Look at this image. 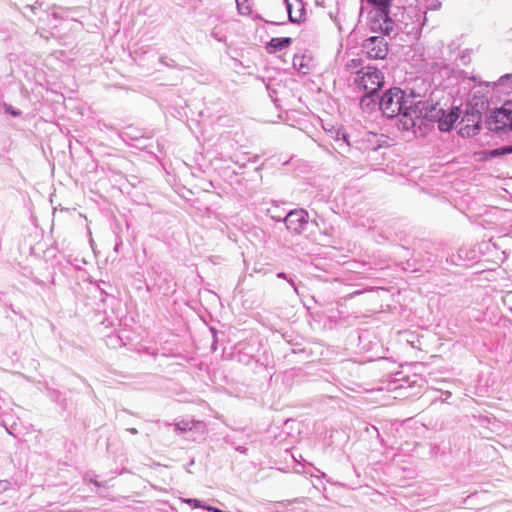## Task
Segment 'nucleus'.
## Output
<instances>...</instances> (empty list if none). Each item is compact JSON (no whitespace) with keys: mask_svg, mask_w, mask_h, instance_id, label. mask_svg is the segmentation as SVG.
<instances>
[{"mask_svg":"<svg viewBox=\"0 0 512 512\" xmlns=\"http://www.w3.org/2000/svg\"><path fill=\"white\" fill-rule=\"evenodd\" d=\"M379 109L388 118L398 117L399 127L403 130H410L422 118L427 117L426 103L414 94L407 95L399 88H392L386 91L379 101Z\"/></svg>","mask_w":512,"mask_h":512,"instance_id":"f257e3e1","label":"nucleus"},{"mask_svg":"<svg viewBox=\"0 0 512 512\" xmlns=\"http://www.w3.org/2000/svg\"><path fill=\"white\" fill-rule=\"evenodd\" d=\"M373 5L370 11V24L373 31H380L390 35L394 31V22L389 16V4L381 2H369Z\"/></svg>","mask_w":512,"mask_h":512,"instance_id":"f03ea898","label":"nucleus"},{"mask_svg":"<svg viewBox=\"0 0 512 512\" xmlns=\"http://www.w3.org/2000/svg\"><path fill=\"white\" fill-rule=\"evenodd\" d=\"M384 83L383 73L375 67H365L357 73L355 84L359 90L375 94Z\"/></svg>","mask_w":512,"mask_h":512,"instance_id":"7ed1b4c3","label":"nucleus"},{"mask_svg":"<svg viewBox=\"0 0 512 512\" xmlns=\"http://www.w3.org/2000/svg\"><path fill=\"white\" fill-rule=\"evenodd\" d=\"M496 131L512 130V101H506L492 116Z\"/></svg>","mask_w":512,"mask_h":512,"instance_id":"20e7f679","label":"nucleus"},{"mask_svg":"<svg viewBox=\"0 0 512 512\" xmlns=\"http://www.w3.org/2000/svg\"><path fill=\"white\" fill-rule=\"evenodd\" d=\"M286 228L295 234L303 232L308 224V213L304 209L290 211L284 219Z\"/></svg>","mask_w":512,"mask_h":512,"instance_id":"39448f33","label":"nucleus"},{"mask_svg":"<svg viewBox=\"0 0 512 512\" xmlns=\"http://www.w3.org/2000/svg\"><path fill=\"white\" fill-rule=\"evenodd\" d=\"M364 49L369 58L384 59L387 55V43L382 37H370L364 43Z\"/></svg>","mask_w":512,"mask_h":512,"instance_id":"423d86ee","label":"nucleus"},{"mask_svg":"<svg viewBox=\"0 0 512 512\" xmlns=\"http://www.w3.org/2000/svg\"><path fill=\"white\" fill-rule=\"evenodd\" d=\"M458 118L459 109H452L448 113L442 112V116L438 120V128L443 132H448L452 129Z\"/></svg>","mask_w":512,"mask_h":512,"instance_id":"0eeeda50","label":"nucleus"},{"mask_svg":"<svg viewBox=\"0 0 512 512\" xmlns=\"http://www.w3.org/2000/svg\"><path fill=\"white\" fill-rule=\"evenodd\" d=\"M291 42L292 39L290 37L272 38L268 42L266 49L269 53H275L287 48Z\"/></svg>","mask_w":512,"mask_h":512,"instance_id":"6e6552de","label":"nucleus"},{"mask_svg":"<svg viewBox=\"0 0 512 512\" xmlns=\"http://www.w3.org/2000/svg\"><path fill=\"white\" fill-rule=\"evenodd\" d=\"M335 142L337 144L336 149L339 153L343 154L349 151L350 143L348 141L347 135L341 130H337L335 132Z\"/></svg>","mask_w":512,"mask_h":512,"instance_id":"1a4fd4ad","label":"nucleus"},{"mask_svg":"<svg viewBox=\"0 0 512 512\" xmlns=\"http://www.w3.org/2000/svg\"><path fill=\"white\" fill-rule=\"evenodd\" d=\"M494 86L498 88L499 92L511 93L512 92V74H505L501 76Z\"/></svg>","mask_w":512,"mask_h":512,"instance_id":"9d476101","label":"nucleus"},{"mask_svg":"<svg viewBox=\"0 0 512 512\" xmlns=\"http://www.w3.org/2000/svg\"><path fill=\"white\" fill-rule=\"evenodd\" d=\"M202 428L204 424L201 421L183 420L175 424V429L180 432L190 431L193 428Z\"/></svg>","mask_w":512,"mask_h":512,"instance_id":"9b49d317","label":"nucleus"},{"mask_svg":"<svg viewBox=\"0 0 512 512\" xmlns=\"http://www.w3.org/2000/svg\"><path fill=\"white\" fill-rule=\"evenodd\" d=\"M361 108L367 111H373L376 107H379V102L374 98V94L364 95L360 101Z\"/></svg>","mask_w":512,"mask_h":512,"instance_id":"f8f14e48","label":"nucleus"},{"mask_svg":"<svg viewBox=\"0 0 512 512\" xmlns=\"http://www.w3.org/2000/svg\"><path fill=\"white\" fill-rule=\"evenodd\" d=\"M238 12L241 15H249L252 12V8L249 4V0H235Z\"/></svg>","mask_w":512,"mask_h":512,"instance_id":"ddd939ff","label":"nucleus"},{"mask_svg":"<svg viewBox=\"0 0 512 512\" xmlns=\"http://www.w3.org/2000/svg\"><path fill=\"white\" fill-rule=\"evenodd\" d=\"M512 154V145L503 146L490 151L491 157Z\"/></svg>","mask_w":512,"mask_h":512,"instance_id":"4468645a","label":"nucleus"},{"mask_svg":"<svg viewBox=\"0 0 512 512\" xmlns=\"http://www.w3.org/2000/svg\"><path fill=\"white\" fill-rule=\"evenodd\" d=\"M288 12L289 21L292 23H298L300 21V16H294L292 13V5L290 4L289 0H284Z\"/></svg>","mask_w":512,"mask_h":512,"instance_id":"2eb2a0df","label":"nucleus"},{"mask_svg":"<svg viewBox=\"0 0 512 512\" xmlns=\"http://www.w3.org/2000/svg\"><path fill=\"white\" fill-rule=\"evenodd\" d=\"M184 502L189 504L193 508H204L205 509V505L198 499H192V498L184 499Z\"/></svg>","mask_w":512,"mask_h":512,"instance_id":"dca6fc26","label":"nucleus"},{"mask_svg":"<svg viewBox=\"0 0 512 512\" xmlns=\"http://www.w3.org/2000/svg\"><path fill=\"white\" fill-rule=\"evenodd\" d=\"M11 487V483L7 480H0V493L9 490Z\"/></svg>","mask_w":512,"mask_h":512,"instance_id":"f3484780","label":"nucleus"},{"mask_svg":"<svg viewBox=\"0 0 512 512\" xmlns=\"http://www.w3.org/2000/svg\"><path fill=\"white\" fill-rule=\"evenodd\" d=\"M277 277H278V278H282V279H286V280L291 284V286L293 287L294 291H295V292H297V287H296V285H295L294 281H293L292 279H289V278L286 276V274H285V273L280 272V273H278V274H277Z\"/></svg>","mask_w":512,"mask_h":512,"instance_id":"a211bd4d","label":"nucleus"},{"mask_svg":"<svg viewBox=\"0 0 512 512\" xmlns=\"http://www.w3.org/2000/svg\"><path fill=\"white\" fill-rule=\"evenodd\" d=\"M5 112L10 113L14 117L20 116L21 112L13 109L11 106L5 105Z\"/></svg>","mask_w":512,"mask_h":512,"instance_id":"6ab92c4d","label":"nucleus"},{"mask_svg":"<svg viewBox=\"0 0 512 512\" xmlns=\"http://www.w3.org/2000/svg\"><path fill=\"white\" fill-rule=\"evenodd\" d=\"M205 509H207L209 512H223L222 510L211 506H205Z\"/></svg>","mask_w":512,"mask_h":512,"instance_id":"aec40b11","label":"nucleus"},{"mask_svg":"<svg viewBox=\"0 0 512 512\" xmlns=\"http://www.w3.org/2000/svg\"><path fill=\"white\" fill-rule=\"evenodd\" d=\"M367 2H381L390 5L391 0H367Z\"/></svg>","mask_w":512,"mask_h":512,"instance_id":"412c9836","label":"nucleus"},{"mask_svg":"<svg viewBox=\"0 0 512 512\" xmlns=\"http://www.w3.org/2000/svg\"><path fill=\"white\" fill-rule=\"evenodd\" d=\"M47 18H53V19H56L57 18V14L56 13H53V14H47Z\"/></svg>","mask_w":512,"mask_h":512,"instance_id":"4be33fe9","label":"nucleus"},{"mask_svg":"<svg viewBox=\"0 0 512 512\" xmlns=\"http://www.w3.org/2000/svg\"><path fill=\"white\" fill-rule=\"evenodd\" d=\"M128 431L132 434H137V430L135 428H129Z\"/></svg>","mask_w":512,"mask_h":512,"instance_id":"5701e85b","label":"nucleus"},{"mask_svg":"<svg viewBox=\"0 0 512 512\" xmlns=\"http://www.w3.org/2000/svg\"><path fill=\"white\" fill-rule=\"evenodd\" d=\"M368 137H369V138H368V141H370V138H371V137L375 138V137H376V135H375V134H372V135H368Z\"/></svg>","mask_w":512,"mask_h":512,"instance_id":"b1692460","label":"nucleus"},{"mask_svg":"<svg viewBox=\"0 0 512 512\" xmlns=\"http://www.w3.org/2000/svg\"><path fill=\"white\" fill-rule=\"evenodd\" d=\"M31 11H34L35 7L34 6H30L29 7Z\"/></svg>","mask_w":512,"mask_h":512,"instance_id":"393cba45","label":"nucleus"}]
</instances>
